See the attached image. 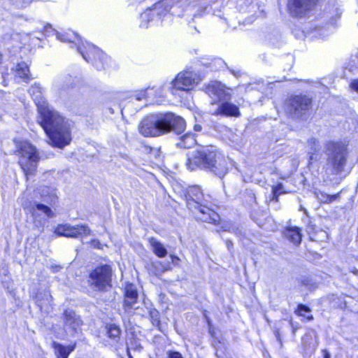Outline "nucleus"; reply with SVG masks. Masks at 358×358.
I'll return each instance as SVG.
<instances>
[{"label": "nucleus", "mask_w": 358, "mask_h": 358, "mask_svg": "<svg viewBox=\"0 0 358 358\" xmlns=\"http://www.w3.org/2000/svg\"><path fill=\"white\" fill-rule=\"evenodd\" d=\"M200 76L191 68L178 73L169 83V91L173 95H180L181 92L192 90L201 81Z\"/></svg>", "instance_id": "obj_10"}, {"label": "nucleus", "mask_w": 358, "mask_h": 358, "mask_svg": "<svg viewBox=\"0 0 358 358\" xmlns=\"http://www.w3.org/2000/svg\"><path fill=\"white\" fill-rule=\"evenodd\" d=\"M184 119L172 113L152 114L144 117L138 129L144 137H157L171 131L182 134L185 129Z\"/></svg>", "instance_id": "obj_1"}, {"label": "nucleus", "mask_w": 358, "mask_h": 358, "mask_svg": "<svg viewBox=\"0 0 358 358\" xmlns=\"http://www.w3.org/2000/svg\"><path fill=\"white\" fill-rule=\"evenodd\" d=\"M37 211H40L43 213H44L45 215H47L49 217H52L54 216V214L48 206L42 204V203H35L34 206H32L31 213L33 215H36Z\"/></svg>", "instance_id": "obj_26"}, {"label": "nucleus", "mask_w": 358, "mask_h": 358, "mask_svg": "<svg viewBox=\"0 0 358 358\" xmlns=\"http://www.w3.org/2000/svg\"><path fill=\"white\" fill-rule=\"evenodd\" d=\"M268 40H269V43H271L273 45H275V46L279 47V44H278V43H279V41H277V43H273V42L271 41V38H268Z\"/></svg>", "instance_id": "obj_47"}, {"label": "nucleus", "mask_w": 358, "mask_h": 358, "mask_svg": "<svg viewBox=\"0 0 358 358\" xmlns=\"http://www.w3.org/2000/svg\"><path fill=\"white\" fill-rule=\"evenodd\" d=\"M147 92H148V90H142L140 91L135 92L134 96L135 97L136 100L141 101L146 96Z\"/></svg>", "instance_id": "obj_36"}, {"label": "nucleus", "mask_w": 358, "mask_h": 358, "mask_svg": "<svg viewBox=\"0 0 358 358\" xmlns=\"http://www.w3.org/2000/svg\"><path fill=\"white\" fill-rule=\"evenodd\" d=\"M204 12V8H200L199 10H196V12L194 13L192 15V20L194 21L196 17H201L202 16V13Z\"/></svg>", "instance_id": "obj_38"}, {"label": "nucleus", "mask_w": 358, "mask_h": 358, "mask_svg": "<svg viewBox=\"0 0 358 358\" xmlns=\"http://www.w3.org/2000/svg\"><path fill=\"white\" fill-rule=\"evenodd\" d=\"M57 38L61 41L71 43V48L76 47L83 59L87 62H92L97 70L105 69L108 57L98 47L88 42L84 43L80 37L73 31L57 33Z\"/></svg>", "instance_id": "obj_5"}, {"label": "nucleus", "mask_w": 358, "mask_h": 358, "mask_svg": "<svg viewBox=\"0 0 358 358\" xmlns=\"http://www.w3.org/2000/svg\"><path fill=\"white\" fill-rule=\"evenodd\" d=\"M352 273H353L356 275H358V269H357L356 268H353V269L352 270Z\"/></svg>", "instance_id": "obj_49"}, {"label": "nucleus", "mask_w": 358, "mask_h": 358, "mask_svg": "<svg viewBox=\"0 0 358 358\" xmlns=\"http://www.w3.org/2000/svg\"><path fill=\"white\" fill-rule=\"evenodd\" d=\"M12 70L14 71L15 79H20L26 83L33 79L30 73L29 64L25 62L17 63Z\"/></svg>", "instance_id": "obj_17"}, {"label": "nucleus", "mask_w": 358, "mask_h": 358, "mask_svg": "<svg viewBox=\"0 0 358 358\" xmlns=\"http://www.w3.org/2000/svg\"><path fill=\"white\" fill-rule=\"evenodd\" d=\"M170 257L171 258V262L173 264H177V262L180 260V259L175 255H171Z\"/></svg>", "instance_id": "obj_41"}, {"label": "nucleus", "mask_w": 358, "mask_h": 358, "mask_svg": "<svg viewBox=\"0 0 358 358\" xmlns=\"http://www.w3.org/2000/svg\"><path fill=\"white\" fill-rule=\"evenodd\" d=\"M148 242L150 244L153 253L159 258L166 256L168 252L164 245L157 239L153 237L148 238Z\"/></svg>", "instance_id": "obj_22"}, {"label": "nucleus", "mask_w": 358, "mask_h": 358, "mask_svg": "<svg viewBox=\"0 0 358 358\" xmlns=\"http://www.w3.org/2000/svg\"><path fill=\"white\" fill-rule=\"evenodd\" d=\"M312 349L315 350V346L313 345Z\"/></svg>", "instance_id": "obj_53"}, {"label": "nucleus", "mask_w": 358, "mask_h": 358, "mask_svg": "<svg viewBox=\"0 0 358 358\" xmlns=\"http://www.w3.org/2000/svg\"><path fill=\"white\" fill-rule=\"evenodd\" d=\"M352 89L358 92V79L354 80L350 83Z\"/></svg>", "instance_id": "obj_39"}, {"label": "nucleus", "mask_w": 358, "mask_h": 358, "mask_svg": "<svg viewBox=\"0 0 358 358\" xmlns=\"http://www.w3.org/2000/svg\"><path fill=\"white\" fill-rule=\"evenodd\" d=\"M206 92L210 97H217L219 103L215 110L211 111L213 115L238 117L241 116L239 108L234 103L229 102L231 94L225 90L224 85L220 82H211L206 87Z\"/></svg>", "instance_id": "obj_7"}, {"label": "nucleus", "mask_w": 358, "mask_h": 358, "mask_svg": "<svg viewBox=\"0 0 358 358\" xmlns=\"http://www.w3.org/2000/svg\"><path fill=\"white\" fill-rule=\"evenodd\" d=\"M74 79L69 75H62L54 81V86L58 90H66L73 87Z\"/></svg>", "instance_id": "obj_18"}, {"label": "nucleus", "mask_w": 358, "mask_h": 358, "mask_svg": "<svg viewBox=\"0 0 358 358\" xmlns=\"http://www.w3.org/2000/svg\"><path fill=\"white\" fill-rule=\"evenodd\" d=\"M284 236L292 243L299 245L301 241V229L299 227H288L284 231Z\"/></svg>", "instance_id": "obj_21"}, {"label": "nucleus", "mask_w": 358, "mask_h": 358, "mask_svg": "<svg viewBox=\"0 0 358 358\" xmlns=\"http://www.w3.org/2000/svg\"><path fill=\"white\" fill-rule=\"evenodd\" d=\"M308 337H309V336H306L305 338L303 339L304 344L306 343V339H307Z\"/></svg>", "instance_id": "obj_52"}, {"label": "nucleus", "mask_w": 358, "mask_h": 358, "mask_svg": "<svg viewBox=\"0 0 358 358\" xmlns=\"http://www.w3.org/2000/svg\"><path fill=\"white\" fill-rule=\"evenodd\" d=\"M53 346L55 348L57 358H68L69 354L75 348V345L64 346L56 342L53 343Z\"/></svg>", "instance_id": "obj_23"}, {"label": "nucleus", "mask_w": 358, "mask_h": 358, "mask_svg": "<svg viewBox=\"0 0 358 358\" xmlns=\"http://www.w3.org/2000/svg\"><path fill=\"white\" fill-rule=\"evenodd\" d=\"M226 245H227V248L230 250L231 248H232V246H233V243H232V242L231 241L227 240L226 241Z\"/></svg>", "instance_id": "obj_45"}, {"label": "nucleus", "mask_w": 358, "mask_h": 358, "mask_svg": "<svg viewBox=\"0 0 358 358\" xmlns=\"http://www.w3.org/2000/svg\"><path fill=\"white\" fill-rule=\"evenodd\" d=\"M187 206L194 213H200L199 218L203 222L216 223L220 220L219 215L210 207V202L206 199L200 187H190L186 195Z\"/></svg>", "instance_id": "obj_6"}, {"label": "nucleus", "mask_w": 358, "mask_h": 358, "mask_svg": "<svg viewBox=\"0 0 358 358\" xmlns=\"http://www.w3.org/2000/svg\"><path fill=\"white\" fill-rule=\"evenodd\" d=\"M284 321H281L279 327H274L273 330L276 339L280 343V345H282V341L280 338V329L284 326Z\"/></svg>", "instance_id": "obj_35"}, {"label": "nucleus", "mask_w": 358, "mask_h": 358, "mask_svg": "<svg viewBox=\"0 0 358 358\" xmlns=\"http://www.w3.org/2000/svg\"><path fill=\"white\" fill-rule=\"evenodd\" d=\"M325 153L327 156V166L331 169L332 173H341L347 162L345 145L342 143L329 141L326 144Z\"/></svg>", "instance_id": "obj_8"}, {"label": "nucleus", "mask_w": 358, "mask_h": 358, "mask_svg": "<svg viewBox=\"0 0 358 358\" xmlns=\"http://www.w3.org/2000/svg\"><path fill=\"white\" fill-rule=\"evenodd\" d=\"M113 271L110 266L101 264L90 271L87 282L94 291L105 292L112 287Z\"/></svg>", "instance_id": "obj_9"}, {"label": "nucleus", "mask_w": 358, "mask_h": 358, "mask_svg": "<svg viewBox=\"0 0 358 358\" xmlns=\"http://www.w3.org/2000/svg\"><path fill=\"white\" fill-rule=\"evenodd\" d=\"M90 243V245L94 248H100L101 243L98 240H92Z\"/></svg>", "instance_id": "obj_40"}, {"label": "nucleus", "mask_w": 358, "mask_h": 358, "mask_svg": "<svg viewBox=\"0 0 358 358\" xmlns=\"http://www.w3.org/2000/svg\"><path fill=\"white\" fill-rule=\"evenodd\" d=\"M196 143V140L193 134L190 133L185 134L179 138L176 145L180 148H189Z\"/></svg>", "instance_id": "obj_24"}, {"label": "nucleus", "mask_w": 358, "mask_h": 358, "mask_svg": "<svg viewBox=\"0 0 358 358\" xmlns=\"http://www.w3.org/2000/svg\"><path fill=\"white\" fill-rule=\"evenodd\" d=\"M195 7H196V5H194V4L189 5V6L187 8V12L194 11L195 10Z\"/></svg>", "instance_id": "obj_44"}, {"label": "nucleus", "mask_w": 358, "mask_h": 358, "mask_svg": "<svg viewBox=\"0 0 358 358\" xmlns=\"http://www.w3.org/2000/svg\"><path fill=\"white\" fill-rule=\"evenodd\" d=\"M312 99L306 95H295L285 103V111L292 118L302 117L311 108Z\"/></svg>", "instance_id": "obj_12"}, {"label": "nucleus", "mask_w": 358, "mask_h": 358, "mask_svg": "<svg viewBox=\"0 0 358 358\" xmlns=\"http://www.w3.org/2000/svg\"><path fill=\"white\" fill-rule=\"evenodd\" d=\"M324 358H331L330 353L327 350H324Z\"/></svg>", "instance_id": "obj_46"}, {"label": "nucleus", "mask_w": 358, "mask_h": 358, "mask_svg": "<svg viewBox=\"0 0 358 358\" xmlns=\"http://www.w3.org/2000/svg\"><path fill=\"white\" fill-rule=\"evenodd\" d=\"M172 6V0H162L155 5V8H164V10L169 11Z\"/></svg>", "instance_id": "obj_34"}, {"label": "nucleus", "mask_w": 358, "mask_h": 358, "mask_svg": "<svg viewBox=\"0 0 358 358\" xmlns=\"http://www.w3.org/2000/svg\"><path fill=\"white\" fill-rule=\"evenodd\" d=\"M149 315L152 324L155 327L159 326L160 316L159 311L155 308H150L149 310Z\"/></svg>", "instance_id": "obj_31"}, {"label": "nucleus", "mask_w": 358, "mask_h": 358, "mask_svg": "<svg viewBox=\"0 0 358 358\" xmlns=\"http://www.w3.org/2000/svg\"><path fill=\"white\" fill-rule=\"evenodd\" d=\"M145 148L147 152H150L152 150V148L149 146H145Z\"/></svg>", "instance_id": "obj_51"}, {"label": "nucleus", "mask_w": 358, "mask_h": 358, "mask_svg": "<svg viewBox=\"0 0 358 358\" xmlns=\"http://www.w3.org/2000/svg\"><path fill=\"white\" fill-rule=\"evenodd\" d=\"M29 94L32 96L36 105L38 107V110L45 108V100L43 95L42 87L38 83L32 85L29 90Z\"/></svg>", "instance_id": "obj_19"}, {"label": "nucleus", "mask_w": 358, "mask_h": 358, "mask_svg": "<svg viewBox=\"0 0 358 358\" xmlns=\"http://www.w3.org/2000/svg\"><path fill=\"white\" fill-rule=\"evenodd\" d=\"M127 354L129 358H133V357L131 356V355L130 353L129 348L127 349Z\"/></svg>", "instance_id": "obj_50"}, {"label": "nucleus", "mask_w": 358, "mask_h": 358, "mask_svg": "<svg viewBox=\"0 0 358 358\" xmlns=\"http://www.w3.org/2000/svg\"><path fill=\"white\" fill-rule=\"evenodd\" d=\"M152 11L153 10L152 9H148L141 15L142 22L140 26L141 27L147 28L148 22L152 20V16L154 15Z\"/></svg>", "instance_id": "obj_30"}, {"label": "nucleus", "mask_w": 358, "mask_h": 358, "mask_svg": "<svg viewBox=\"0 0 358 358\" xmlns=\"http://www.w3.org/2000/svg\"><path fill=\"white\" fill-rule=\"evenodd\" d=\"M63 321L65 331L71 335L77 333L83 324L80 317L71 309H66L64 311Z\"/></svg>", "instance_id": "obj_15"}, {"label": "nucleus", "mask_w": 358, "mask_h": 358, "mask_svg": "<svg viewBox=\"0 0 358 358\" xmlns=\"http://www.w3.org/2000/svg\"><path fill=\"white\" fill-rule=\"evenodd\" d=\"M52 299V296L48 291L44 292H38L36 296V300L40 308H42L43 305L45 303L43 301L49 302Z\"/></svg>", "instance_id": "obj_28"}, {"label": "nucleus", "mask_w": 358, "mask_h": 358, "mask_svg": "<svg viewBox=\"0 0 358 358\" xmlns=\"http://www.w3.org/2000/svg\"><path fill=\"white\" fill-rule=\"evenodd\" d=\"M38 122L49 138L51 145L62 148L71 141L70 124L59 113L48 107L39 109Z\"/></svg>", "instance_id": "obj_2"}, {"label": "nucleus", "mask_w": 358, "mask_h": 358, "mask_svg": "<svg viewBox=\"0 0 358 358\" xmlns=\"http://www.w3.org/2000/svg\"><path fill=\"white\" fill-rule=\"evenodd\" d=\"M18 152V163L25 176L27 177L33 175L40 159L36 148L30 143L24 141L20 143Z\"/></svg>", "instance_id": "obj_11"}, {"label": "nucleus", "mask_w": 358, "mask_h": 358, "mask_svg": "<svg viewBox=\"0 0 358 358\" xmlns=\"http://www.w3.org/2000/svg\"><path fill=\"white\" fill-rule=\"evenodd\" d=\"M55 233L59 236L78 238L90 235L91 230L86 224L72 226L69 224H64L58 225L55 230Z\"/></svg>", "instance_id": "obj_13"}, {"label": "nucleus", "mask_w": 358, "mask_h": 358, "mask_svg": "<svg viewBox=\"0 0 358 358\" xmlns=\"http://www.w3.org/2000/svg\"><path fill=\"white\" fill-rule=\"evenodd\" d=\"M108 337L115 339L120 337L121 334L120 328L115 324H110L106 327Z\"/></svg>", "instance_id": "obj_29"}, {"label": "nucleus", "mask_w": 358, "mask_h": 358, "mask_svg": "<svg viewBox=\"0 0 358 358\" xmlns=\"http://www.w3.org/2000/svg\"><path fill=\"white\" fill-rule=\"evenodd\" d=\"M311 310L309 307L304 304H299L297 306V309L295 310V313L302 317H306L308 321H311L313 320V316L312 315H306L305 313H310Z\"/></svg>", "instance_id": "obj_27"}, {"label": "nucleus", "mask_w": 358, "mask_h": 358, "mask_svg": "<svg viewBox=\"0 0 358 358\" xmlns=\"http://www.w3.org/2000/svg\"><path fill=\"white\" fill-rule=\"evenodd\" d=\"M186 164L190 171L208 169L220 178L224 177L228 171L227 159L213 146L193 151L188 156Z\"/></svg>", "instance_id": "obj_4"}, {"label": "nucleus", "mask_w": 358, "mask_h": 358, "mask_svg": "<svg viewBox=\"0 0 358 358\" xmlns=\"http://www.w3.org/2000/svg\"><path fill=\"white\" fill-rule=\"evenodd\" d=\"M38 122L49 138L51 145L62 148L71 141L70 124L59 113L48 107L39 109Z\"/></svg>", "instance_id": "obj_3"}, {"label": "nucleus", "mask_w": 358, "mask_h": 358, "mask_svg": "<svg viewBox=\"0 0 358 358\" xmlns=\"http://www.w3.org/2000/svg\"><path fill=\"white\" fill-rule=\"evenodd\" d=\"M315 196L320 203H330L340 197V193L331 195L322 191H316Z\"/></svg>", "instance_id": "obj_25"}, {"label": "nucleus", "mask_w": 358, "mask_h": 358, "mask_svg": "<svg viewBox=\"0 0 358 358\" xmlns=\"http://www.w3.org/2000/svg\"><path fill=\"white\" fill-rule=\"evenodd\" d=\"M308 146H310V149L311 150V154L313 155L315 152H318L320 149L319 141L315 138H310L308 141Z\"/></svg>", "instance_id": "obj_33"}, {"label": "nucleus", "mask_w": 358, "mask_h": 358, "mask_svg": "<svg viewBox=\"0 0 358 358\" xmlns=\"http://www.w3.org/2000/svg\"><path fill=\"white\" fill-rule=\"evenodd\" d=\"M318 0H288L287 9L295 17H303L311 10Z\"/></svg>", "instance_id": "obj_14"}, {"label": "nucleus", "mask_w": 358, "mask_h": 358, "mask_svg": "<svg viewBox=\"0 0 358 358\" xmlns=\"http://www.w3.org/2000/svg\"><path fill=\"white\" fill-rule=\"evenodd\" d=\"M194 131H201V129H202V127H201V125H200V124H194Z\"/></svg>", "instance_id": "obj_42"}, {"label": "nucleus", "mask_w": 358, "mask_h": 358, "mask_svg": "<svg viewBox=\"0 0 358 358\" xmlns=\"http://www.w3.org/2000/svg\"><path fill=\"white\" fill-rule=\"evenodd\" d=\"M169 358H182V355L176 351H169Z\"/></svg>", "instance_id": "obj_37"}, {"label": "nucleus", "mask_w": 358, "mask_h": 358, "mask_svg": "<svg viewBox=\"0 0 358 358\" xmlns=\"http://www.w3.org/2000/svg\"><path fill=\"white\" fill-rule=\"evenodd\" d=\"M171 269V262L154 261L149 265V271L155 275H160L165 271Z\"/></svg>", "instance_id": "obj_20"}, {"label": "nucleus", "mask_w": 358, "mask_h": 358, "mask_svg": "<svg viewBox=\"0 0 358 358\" xmlns=\"http://www.w3.org/2000/svg\"><path fill=\"white\" fill-rule=\"evenodd\" d=\"M285 193L283 191V185L282 183H278L277 185L273 186L272 187V194L273 197L272 200H274L275 201H278V196L281 194Z\"/></svg>", "instance_id": "obj_32"}, {"label": "nucleus", "mask_w": 358, "mask_h": 358, "mask_svg": "<svg viewBox=\"0 0 358 358\" xmlns=\"http://www.w3.org/2000/svg\"><path fill=\"white\" fill-rule=\"evenodd\" d=\"M289 327L292 329V333H293V334H295V332H296V328H295V327H294V324H293V322H292V320H289Z\"/></svg>", "instance_id": "obj_43"}, {"label": "nucleus", "mask_w": 358, "mask_h": 358, "mask_svg": "<svg viewBox=\"0 0 358 358\" xmlns=\"http://www.w3.org/2000/svg\"><path fill=\"white\" fill-rule=\"evenodd\" d=\"M138 294L136 286L133 284H127L124 289V308L126 312H129L136 303Z\"/></svg>", "instance_id": "obj_16"}, {"label": "nucleus", "mask_w": 358, "mask_h": 358, "mask_svg": "<svg viewBox=\"0 0 358 358\" xmlns=\"http://www.w3.org/2000/svg\"><path fill=\"white\" fill-rule=\"evenodd\" d=\"M232 73H233L235 76H236V77H238V76H239L241 75L240 71H232Z\"/></svg>", "instance_id": "obj_48"}]
</instances>
